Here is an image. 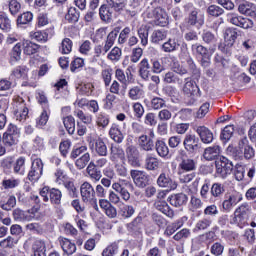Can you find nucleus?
<instances>
[{
    "mask_svg": "<svg viewBox=\"0 0 256 256\" xmlns=\"http://www.w3.org/2000/svg\"><path fill=\"white\" fill-rule=\"evenodd\" d=\"M196 133L199 135L202 143H212L213 142V132L205 126H199L196 129Z\"/></svg>",
    "mask_w": 256,
    "mask_h": 256,
    "instance_id": "14",
    "label": "nucleus"
},
{
    "mask_svg": "<svg viewBox=\"0 0 256 256\" xmlns=\"http://www.w3.org/2000/svg\"><path fill=\"white\" fill-rule=\"evenodd\" d=\"M40 195L45 202L50 199L51 203H54L55 205L61 203V191L58 189L53 188L49 190V187H44L42 191H40Z\"/></svg>",
    "mask_w": 256,
    "mask_h": 256,
    "instance_id": "3",
    "label": "nucleus"
},
{
    "mask_svg": "<svg viewBox=\"0 0 256 256\" xmlns=\"http://www.w3.org/2000/svg\"><path fill=\"white\" fill-rule=\"evenodd\" d=\"M150 71H151V66H149V61H147V59H143L140 62V68H139V73L142 79H147V77H149Z\"/></svg>",
    "mask_w": 256,
    "mask_h": 256,
    "instance_id": "30",
    "label": "nucleus"
},
{
    "mask_svg": "<svg viewBox=\"0 0 256 256\" xmlns=\"http://www.w3.org/2000/svg\"><path fill=\"white\" fill-rule=\"evenodd\" d=\"M131 187V184L129 182L121 181L119 183H113L112 189L116 191L117 193H120L122 199L124 201H129L131 199V194L129 193V189Z\"/></svg>",
    "mask_w": 256,
    "mask_h": 256,
    "instance_id": "8",
    "label": "nucleus"
},
{
    "mask_svg": "<svg viewBox=\"0 0 256 256\" xmlns=\"http://www.w3.org/2000/svg\"><path fill=\"white\" fill-rule=\"evenodd\" d=\"M249 215V206L248 205H241L238 209L234 212V221L235 223H243L247 219Z\"/></svg>",
    "mask_w": 256,
    "mask_h": 256,
    "instance_id": "15",
    "label": "nucleus"
},
{
    "mask_svg": "<svg viewBox=\"0 0 256 256\" xmlns=\"http://www.w3.org/2000/svg\"><path fill=\"white\" fill-rule=\"evenodd\" d=\"M85 153H87V147L81 146L72 151L71 157L73 159H77V157H83V155H85Z\"/></svg>",
    "mask_w": 256,
    "mask_h": 256,
    "instance_id": "57",
    "label": "nucleus"
},
{
    "mask_svg": "<svg viewBox=\"0 0 256 256\" xmlns=\"http://www.w3.org/2000/svg\"><path fill=\"white\" fill-rule=\"evenodd\" d=\"M246 147H249V141L247 140V138H242L236 146V155H242Z\"/></svg>",
    "mask_w": 256,
    "mask_h": 256,
    "instance_id": "47",
    "label": "nucleus"
},
{
    "mask_svg": "<svg viewBox=\"0 0 256 256\" xmlns=\"http://www.w3.org/2000/svg\"><path fill=\"white\" fill-rule=\"evenodd\" d=\"M234 131L235 127H233V125L226 126L222 131L221 139L224 141H229L233 136Z\"/></svg>",
    "mask_w": 256,
    "mask_h": 256,
    "instance_id": "45",
    "label": "nucleus"
},
{
    "mask_svg": "<svg viewBox=\"0 0 256 256\" xmlns=\"http://www.w3.org/2000/svg\"><path fill=\"white\" fill-rule=\"evenodd\" d=\"M234 177L236 181H243L245 177V167L241 165H236L235 166V171H234Z\"/></svg>",
    "mask_w": 256,
    "mask_h": 256,
    "instance_id": "46",
    "label": "nucleus"
},
{
    "mask_svg": "<svg viewBox=\"0 0 256 256\" xmlns=\"http://www.w3.org/2000/svg\"><path fill=\"white\" fill-rule=\"evenodd\" d=\"M89 145L91 149H95L96 153L98 155H107V146L105 145V142L101 140L100 138L98 139H93L89 141Z\"/></svg>",
    "mask_w": 256,
    "mask_h": 256,
    "instance_id": "16",
    "label": "nucleus"
},
{
    "mask_svg": "<svg viewBox=\"0 0 256 256\" xmlns=\"http://www.w3.org/2000/svg\"><path fill=\"white\" fill-rule=\"evenodd\" d=\"M225 247H223V245H221V243H215L212 247H211V253L213 255L219 256L223 254Z\"/></svg>",
    "mask_w": 256,
    "mask_h": 256,
    "instance_id": "62",
    "label": "nucleus"
},
{
    "mask_svg": "<svg viewBox=\"0 0 256 256\" xmlns=\"http://www.w3.org/2000/svg\"><path fill=\"white\" fill-rule=\"evenodd\" d=\"M162 47L166 53H171V51H175V49H177V42H175V40H169L164 43Z\"/></svg>",
    "mask_w": 256,
    "mask_h": 256,
    "instance_id": "55",
    "label": "nucleus"
},
{
    "mask_svg": "<svg viewBox=\"0 0 256 256\" xmlns=\"http://www.w3.org/2000/svg\"><path fill=\"white\" fill-rule=\"evenodd\" d=\"M108 59L111 61H119L121 59V49L119 47H115L108 54Z\"/></svg>",
    "mask_w": 256,
    "mask_h": 256,
    "instance_id": "54",
    "label": "nucleus"
},
{
    "mask_svg": "<svg viewBox=\"0 0 256 256\" xmlns=\"http://www.w3.org/2000/svg\"><path fill=\"white\" fill-rule=\"evenodd\" d=\"M131 177L137 187H145L147 185L148 178L145 172L139 170H132Z\"/></svg>",
    "mask_w": 256,
    "mask_h": 256,
    "instance_id": "12",
    "label": "nucleus"
},
{
    "mask_svg": "<svg viewBox=\"0 0 256 256\" xmlns=\"http://www.w3.org/2000/svg\"><path fill=\"white\" fill-rule=\"evenodd\" d=\"M115 39H117V34H115L114 32H110L108 34L106 44L104 46V49L106 52L109 51L113 47V44L115 43Z\"/></svg>",
    "mask_w": 256,
    "mask_h": 256,
    "instance_id": "48",
    "label": "nucleus"
},
{
    "mask_svg": "<svg viewBox=\"0 0 256 256\" xmlns=\"http://www.w3.org/2000/svg\"><path fill=\"white\" fill-rule=\"evenodd\" d=\"M216 175L222 179H227L233 173V162L221 156L215 161Z\"/></svg>",
    "mask_w": 256,
    "mask_h": 256,
    "instance_id": "1",
    "label": "nucleus"
},
{
    "mask_svg": "<svg viewBox=\"0 0 256 256\" xmlns=\"http://www.w3.org/2000/svg\"><path fill=\"white\" fill-rule=\"evenodd\" d=\"M27 75V69L25 67L18 66L12 71V77L16 79H21V77H25Z\"/></svg>",
    "mask_w": 256,
    "mask_h": 256,
    "instance_id": "52",
    "label": "nucleus"
},
{
    "mask_svg": "<svg viewBox=\"0 0 256 256\" xmlns=\"http://www.w3.org/2000/svg\"><path fill=\"white\" fill-rule=\"evenodd\" d=\"M155 205H156V209H158V211H160L167 217H173V211H171V209L169 208V205H167V203H165L161 200H158L155 203Z\"/></svg>",
    "mask_w": 256,
    "mask_h": 256,
    "instance_id": "31",
    "label": "nucleus"
},
{
    "mask_svg": "<svg viewBox=\"0 0 256 256\" xmlns=\"http://www.w3.org/2000/svg\"><path fill=\"white\" fill-rule=\"evenodd\" d=\"M0 29L3 31H9L11 29V21L7 16L0 15Z\"/></svg>",
    "mask_w": 256,
    "mask_h": 256,
    "instance_id": "51",
    "label": "nucleus"
},
{
    "mask_svg": "<svg viewBox=\"0 0 256 256\" xmlns=\"http://www.w3.org/2000/svg\"><path fill=\"white\" fill-rule=\"evenodd\" d=\"M34 256H45V242L37 240L33 245Z\"/></svg>",
    "mask_w": 256,
    "mask_h": 256,
    "instance_id": "35",
    "label": "nucleus"
},
{
    "mask_svg": "<svg viewBox=\"0 0 256 256\" xmlns=\"http://www.w3.org/2000/svg\"><path fill=\"white\" fill-rule=\"evenodd\" d=\"M183 92L187 95V97H197L199 96V87L193 81H187L184 84Z\"/></svg>",
    "mask_w": 256,
    "mask_h": 256,
    "instance_id": "18",
    "label": "nucleus"
},
{
    "mask_svg": "<svg viewBox=\"0 0 256 256\" xmlns=\"http://www.w3.org/2000/svg\"><path fill=\"white\" fill-rule=\"evenodd\" d=\"M73 49V42L69 38H65L61 44V51L64 55H69Z\"/></svg>",
    "mask_w": 256,
    "mask_h": 256,
    "instance_id": "41",
    "label": "nucleus"
},
{
    "mask_svg": "<svg viewBox=\"0 0 256 256\" xmlns=\"http://www.w3.org/2000/svg\"><path fill=\"white\" fill-rule=\"evenodd\" d=\"M77 117L78 119L82 120L83 123H86L88 125L93 121V116L89 114L86 115L85 113H83V111H78Z\"/></svg>",
    "mask_w": 256,
    "mask_h": 256,
    "instance_id": "61",
    "label": "nucleus"
},
{
    "mask_svg": "<svg viewBox=\"0 0 256 256\" xmlns=\"http://www.w3.org/2000/svg\"><path fill=\"white\" fill-rule=\"evenodd\" d=\"M139 145L144 151H151L153 149V139L147 135L140 136Z\"/></svg>",
    "mask_w": 256,
    "mask_h": 256,
    "instance_id": "26",
    "label": "nucleus"
},
{
    "mask_svg": "<svg viewBox=\"0 0 256 256\" xmlns=\"http://www.w3.org/2000/svg\"><path fill=\"white\" fill-rule=\"evenodd\" d=\"M99 15L102 21H109L113 17V8L103 5L100 7Z\"/></svg>",
    "mask_w": 256,
    "mask_h": 256,
    "instance_id": "29",
    "label": "nucleus"
},
{
    "mask_svg": "<svg viewBox=\"0 0 256 256\" xmlns=\"http://www.w3.org/2000/svg\"><path fill=\"white\" fill-rule=\"evenodd\" d=\"M15 205H17V200L15 199L14 196H11L6 204H2L1 207L2 209H4V211H11V209H13V207H15Z\"/></svg>",
    "mask_w": 256,
    "mask_h": 256,
    "instance_id": "56",
    "label": "nucleus"
},
{
    "mask_svg": "<svg viewBox=\"0 0 256 256\" xmlns=\"http://www.w3.org/2000/svg\"><path fill=\"white\" fill-rule=\"evenodd\" d=\"M78 89L80 90L82 95H91V93H93V84H82Z\"/></svg>",
    "mask_w": 256,
    "mask_h": 256,
    "instance_id": "59",
    "label": "nucleus"
},
{
    "mask_svg": "<svg viewBox=\"0 0 256 256\" xmlns=\"http://www.w3.org/2000/svg\"><path fill=\"white\" fill-rule=\"evenodd\" d=\"M233 205H237V196H235L234 194L226 195L225 200L222 204L224 211H229L230 209H233Z\"/></svg>",
    "mask_w": 256,
    "mask_h": 256,
    "instance_id": "24",
    "label": "nucleus"
},
{
    "mask_svg": "<svg viewBox=\"0 0 256 256\" xmlns=\"http://www.w3.org/2000/svg\"><path fill=\"white\" fill-rule=\"evenodd\" d=\"M183 145L186 151L196 153V151H199V138L193 134H188L184 139Z\"/></svg>",
    "mask_w": 256,
    "mask_h": 256,
    "instance_id": "10",
    "label": "nucleus"
},
{
    "mask_svg": "<svg viewBox=\"0 0 256 256\" xmlns=\"http://www.w3.org/2000/svg\"><path fill=\"white\" fill-rule=\"evenodd\" d=\"M116 77L119 80L121 85V95H125V91H127V85L130 83H133V75L125 76V73H123V70L117 69L116 70Z\"/></svg>",
    "mask_w": 256,
    "mask_h": 256,
    "instance_id": "11",
    "label": "nucleus"
},
{
    "mask_svg": "<svg viewBox=\"0 0 256 256\" xmlns=\"http://www.w3.org/2000/svg\"><path fill=\"white\" fill-rule=\"evenodd\" d=\"M144 93L145 92L141 86H134L129 90L128 95L133 101H139V99H143Z\"/></svg>",
    "mask_w": 256,
    "mask_h": 256,
    "instance_id": "23",
    "label": "nucleus"
},
{
    "mask_svg": "<svg viewBox=\"0 0 256 256\" xmlns=\"http://www.w3.org/2000/svg\"><path fill=\"white\" fill-rule=\"evenodd\" d=\"M23 47H24V53L26 55H35V53H37V51L39 49V45H37L36 43H33L29 40H25L23 42Z\"/></svg>",
    "mask_w": 256,
    "mask_h": 256,
    "instance_id": "28",
    "label": "nucleus"
},
{
    "mask_svg": "<svg viewBox=\"0 0 256 256\" xmlns=\"http://www.w3.org/2000/svg\"><path fill=\"white\" fill-rule=\"evenodd\" d=\"M87 173L91 179H94L95 181H99L101 179V172L95 170V165L92 163L89 164L87 167Z\"/></svg>",
    "mask_w": 256,
    "mask_h": 256,
    "instance_id": "44",
    "label": "nucleus"
},
{
    "mask_svg": "<svg viewBox=\"0 0 256 256\" xmlns=\"http://www.w3.org/2000/svg\"><path fill=\"white\" fill-rule=\"evenodd\" d=\"M223 12H224L223 8H221L217 5H211L208 8V13L212 17H219V15H223Z\"/></svg>",
    "mask_w": 256,
    "mask_h": 256,
    "instance_id": "50",
    "label": "nucleus"
},
{
    "mask_svg": "<svg viewBox=\"0 0 256 256\" xmlns=\"http://www.w3.org/2000/svg\"><path fill=\"white\" fill-rule=\"evenodd\" d=\"M129 163L134 167H139V150L135 146H129L126 150Z\"/></svg>",
    "mask_w": 256,
    "mask_h": 256,
    "instance_id": "17",
    "label": "nucleus"
},
{
    "mask_svg": "<svg viewBox=\"0 0 256 256\" xmlns=\"http://www.w3.org/2000/svg\"><path fill=\"white\" fill-rule=\"evenodd\" d=\"M209 107H210L209 103L202 104L201 107L199 108L198 112L196 113V117L198 119H203V117H205V115H207V113H209Z\"/></svg>",
    "mask_w": 256,
    "mask_h": 256,
    "instance_id": "53",
    "label": "nucleus"
},
{
    "mask_svg": "<svg viewBox=\"0 0 256 256\" xmlns=\"http://www.w3.org/2000/svg\"><path fill=\"white\" fill-rule=\"evenodd\" d=\"M82 201L84 203H91L95 200V190L89 182H84L80 188Z\"/></svg>",
    "mask_w": 256,
    "mask_h": 256,
    "instance_id": "9",
    "label": "nucleus"
},
{
    "mask_svg": "<svg viewBox=\"0 0 256 256\" xmlns=\"http://www.w3.org/2000/svg\"><path fill=\"white\" fill-rule=\"evenodd\" d=\"M65 19L70 23H77L79 21V13L75 8H70L65 16Z\"/></svg>",
    "mask_w": 256,
    "mask_h": 256,
    "instance_id": "43",
    "label": "nucleus"
},
{
    "mask_svg": "<svg viewBox=\"0 0 256 256\" xmlns=\"http://www.w3.org/2000/svg\"><path fill=\"white\" fill-rule=\"evenodd\" d=\"M14 101L16 103L14 115L17 121H25V119H27V115H29V109L25 106V100L21 97H16Z\"/></svg>",
    "mask_w": 256,
    "mask_h": 256,
    "instance_id": "5",
    "label": "nucleus"
},
{
    "mask_svg": "<svg viewBox=\"0 0 256 256\" xmlns=\"http://www.w3.org/2000/svg\"><path fill=\"white\" fill-rule=\"evenodd\" d=\"M63 123L68 133L73 135V133H75V118H73V116L65 117Z\"/></svg>",
    "mask_w": 256,
    "mask_h": 256,
    "instance_id": "34",
    "label": "nucleus"
},
{
    "mask_svg": "<svg viewBox=\"0 0 256 256\" xmlns=\"http://www.w3.org/2000/svg\"><path fill=\"white\" fill-rule=\"evenodd\" d=\"M168 201L170 205H173L174 207H181L187 203V195L183 193L174 194L168 198Z\"/></svg>",
    "mask_w": 256,
    "mask_h": 256,
    "instance_id": "20",
    "label": "nucleus"
},
{
    "mask_svg": "<svg viewBox=\"0 0 256 256\" xmlns=\"http://www.w3.org/2000/svg\"><path fill=\"white\" fill-rule=\"evenodd\" d=\"M157 185L167 191H175V189H177V181L171 179V177L167 176L165 173L160 174L157 179Z\"/></svg>",
    "mask_w": 256,
    "mask_h": 256,
    "instance_id": "7",
    "label": "nucleus"
},
{
    "mask_svg": "<svg viewBox=\"0 0 256 256\" xmlns=\"http://www.w3.org/2000/svg\"><path fill=\"white\" fill-rule=\"evenodd\" d=\"M41 175H43V160L38 158L32 162V167L28 174V179L30 181H37Z\"/></svg>",
    "mask_w": 256,
    "mask_h": 256,
    "instance_id": "6",
    "label": "nucleus"
},
{
    "mask_svg": "<svg viewBox=\"0 0 256 256\" xmlns=\"http://www.w3.org/2000/svg\"><path fill=\"white\" fill-rule=\"evenodd\" d=\"M227 19L229 23L236 25V27H241L242 29H251V27H253V21L251 19L236 16L234 13H229Z\"/></svg>",
    "mask_w": 256,
    "mask_h": 256,
    "instance_id": "4",
    "label": "nucleus"
},
{
    "mask_svg": "<svg viewBox=\"0 0 256 256\" xmlns=\"http://www.w3.org/2000/svg\"><path fill=\"white\" fill-rule=\"evenodd\" d=\"M21 61V44H16L13 48L10 63Z\"/></svg>",
    "mask_w": 256,
    "mask_h": 256,
    "instance_id": "40",
    "label": "nucleus"
},
{
    "mask_svg": "<svg viewBox=\"0 0 256 256\" xmlns=\"http://www.w3.org/2000/svg\"><path fill=\"white\" fill-rule=\"evenodd\" d=\"M109 133H110L111 139H113V141H115L116 143H121L125 137L123 132H121V130L116 125H113L111 127Z\"/></svg>",
    "mask_w": 256,
    "mask_h": 256,
    "instance_id": "25",
    "label": "nucleus"
},
{
    "mask_svg": "<svg viewBox=\"0 0 256 256\" xmlns=\"http://www.w3.org/2000/svg\"><path fill=\"white\" fill-rule=\"evenodd\" d=\"M9 10L13 15H15V13H19L21 10V3H19L17 0H11L9 4Z\"/></svg>",
    "mask_w": 256,
    "mask_h": 256,
    "instance_id": "60",
    "label": "nucleus"
},
{
    "mask_svg": "<svg viewBox=\"0 0 256 256\" xmlns=\"http://www.w3.org/2000/svg\"><path fill=\"white\" fill-rule=\"evenodd\" d=\"M32 39H36V41H47V39L49 38V36L47 35V33H43V32H34L31 34Z\"/></svg>",
    "mask_w": 256,
    "mask_h": 256,
    "instance_id": "63",
    "label": "nucleus"
},
{
    "mask_svg": "<svg viewBox=\"0 0 256 256\" xmlns=\"http://www.w3.org/2000/svg\"><path fill=\"white\" fill-rule=\"evenodd\" d=\"M120 215L124 217V219H129V217L133 216L135 213V208L131 205H123L120 206Z\"/></svg>",
    "mask_w": 256,
    "mask_h": 256,
    "instance_id": "36",
    "label": "nucleus"
},
{
    "mask_svg": "<svg viewBox=\"0 0 256 256\" xmlns=\"http://www.w3.org/2000/svg\"><path fill=\"white\" fill-rule=\"evenodd\" d=\"M189 23L190 25H195L196 23L203 25V16H198L197 11H193L189 16Z\"/></svg>",
    "mask_w": 256,
    "mask_h": 256,
    "instance_id": "49",
    "label": "nucleus"
},
{
    "mask_svg": "<svg viewBox=\"0 0 256 256\" xmlns=\"http://www.w3.org/2000/svg\"><path fill=\"white\" fill-rule=\"evenodd\" d=\"M237 39V31L233 28H228L224 35V40L227 47H233V43Z\"/></svg>",
    "mask_w": 256,
    "mask_h": 256,
    "instance_id": "22",
    "label": "nucleus"
},
{
    "mask_svg": "<svg viewBox=\"0 0 256 256\" xmlns=\"http://www.w3.org/2000/svg\"><path fill=\"white\" fill-rule=\"evenodd\" d=\"M2 141L4 145H6V147H13V145H17V141H19V138H16V136H11V134H8V132H6L3 135Z\"/></svg>",
    "mask_w": 256,
    "mask_h": 256,
    "instance_id": "39",
    "label": "nucleus"
},
{
    "mask_svg": "<svg viewBox=\"0 0 256 256\" xmlns=\"http://www.w3.org/2000/svg\"><path fill=\"white\" fill-rule=\"evenodd\" d=\"M90 159L91 157L89 153H85L80 156L75 162L77 169H85V167H87V165L89 164Z\"/></svg>",
    "mask_w": 256,
    "mask_h": 256,
    "instance_id": "33",
    "label": "nucleus"
},
{
    "mask_svg": "<svg viewBox=\"0 0 256 256\" xmlns=\"http://www.w3.org/2000/svg\"><path fill=\"white\" fill-rule=\"evenodd\" d=\"M196 51L199 55H202L203 59H209L211 57V52L207 51V48L201 45L196 47Z\"/></svg>",
    "mask_w": 256,
    "mask_h": 256,
    "instance_id": "64",
    "label": "nucleus"
},
{
    "mask_svg": "<svg viewBox=\"0 0 256 256\" xmlns=\"http://www.w3.org/2000/svg\"><path fill=\"white\" fill-rule=\"evenodd\" d=\"M238 10L242 15H248L249 17H254L256 19V6L251 3L240 4Z\"/></svg>",
    "mask_w": 256,
    "mask_h": 256,
    "instance_id": "19",
    "label": "nucleus"
},
{
    "mask_svg": "<svg viewBox=\"0 0 256 256\" xmlns=\"http://www.w3.org/2000/svg\"><path fill=\"white\" fill-rule=\"evenodd\" d=\"M118 246L117 244H111L106 249L103 250L102 256H113L117 253Z\"/></svg>",
    "mask_w": 256,
    "mask_h": 256,
    "instance_id": "58",
    "label": "nucleus"
},
{
    "mask_svg": "<svg viewBox=\"0 0 256 256\" xmlns=\"http://www.w3.org/2000/svg\"><path fill=\"white\" fill-rule=\"evenodd\" d=\"M147 18L151 19L156 25L165 27L169 24V15L163 8H155L147 13Z\"/></svg>",
    "mask_w": 256,
    "mask_h": 256,
    "instance_id": "2",
    "label": "nucleus"
},
{
    "mask_svg": "<svg viewBox=\"0 0 256 256\" xmlns=\"http://www.w3.org/2000/svg\"><path fill=\"white\" fill-rule=\"evenodd\" d=\"M146 169H148V171H155L156 169H159V160L153 156L147 157Z\"/></svg>",
    "mask_w": 256,
    "mask_h": 256,
    "instance_id": "38",
    "label": "nucleus"
},
{
    "mask_svg": "<svg viewBox=\"0 0 256 256\" xmlns=\"http://www.w3.org/2000/svg\"><path fill=\"white\" fill-rule=\"evenodd\" d=\"M60 245L63 249V252L67 253L68 255H73V253L77 251V246L75 245V243L71 242V240L67 238H62L60 240Z\"/></svg>",
    "mask_w": 256,
    "mask_h": 256,
    "instance_id": "21",
    "label": "nucleus"
},
{
    "mask_svg": "<svg viewBox=\"0 0 256 256\" xmlns=\"http://www.w3.org/2000/svg\"><path fill=\"white\" fill-rule=\"evenodd\" d=\"M156 151L160 157H167L169 155V147L161 140L156 142Z\"/></svg>",
    "mask_w": 256,
    "mask_h": 256,
    "instance_id": "32",
    "label": "nucleus"
},
{
    "mask_svg": "<svg viewBox=\"0 0 256 256\" xmlns=\"http://www.w3.org/2000/svg\"><path fill=\"white\" fill-rule=\"evenodd\" d=\"M219 155H221V147L219 145L207 147L203 153V157L206 161H214Z\"/></svg>",
    "mask_w": 256,
    "mask_h": 256,
    "instance_id": "13",
    "label": "nucleus"
},
{
    "mask_svg": "<svg viewBox=\"0 0 256 256\" xmlns=\"http://www.w3.org/2000/svg\"><path fill=\"white\" fill-rule=\"evenodd\" d=\"M33 21V14L31 12H25L19 16L17 19L18 25H27Z\"/></svg>",
    "mask_w": 256,
    "mask_h": 256,
    "instance_id": "42",
    "label": "nucleus"
},
{
    "mask_svg": "<svg viewBox=\"0 0 256 256\" xmlns=\"http://www.w3.org/2000/svg\"><path fill=\"white\" fill-rule=\"evenodd\" d=\"M180 173L181 171H194L195 169V161L192 159H185L179 164Z\"/></svg>",
    "mask_w": 256,
    "mask_h": 256,
    "instance_id": "37",
    "label": "nucleus"
},
{
    "mask_svg": "<svg viewBox=\"0 0 256 256\" xmlns=\"http://www.w3.org/2000/svg\"><path fill=\"white\" fill-rule=\"evenodd\" d=\"M138 36L141 39L142 45H147L149 37V26H147L146 24H142L138 28Z\"/></svg>",
    "mask_w": 256,
    "mask_h": 256,
    "instance_id": "27",
    "label": "nucleus"
}]
</instances>
